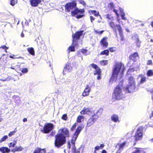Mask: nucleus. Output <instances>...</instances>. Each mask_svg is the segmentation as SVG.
Wrapping results in <instances>:
<instances>
[{
  "mask_svg": "<svg viewBox=\"0 0 153 153\" xmlns=\"http://www.w3.org/2000/svg\"><path fill=\"white\" fill-rule=\"evenodd\" d=\"M69 136V131L66 127L62 128L59 129L58 134L56 136L55 142V146L59 147L65 143L66 137Z\"/></svg>",
  "mask_w": 153,
  "mask_h": 153,
  "instance_id": "nucleus-1",
  "label": "nucleus"
},
{
  "mask_svg": "<svg viewBox=\"0 0 153 153\" xmlns=\"http://www.w3.org/2000/svg\"><path fill=\"white\" fill-rule=\"evenodd\" d=\"M65 10L69 12L71 10V15L79 19L82 17L84 15V10L83 9H79L76 7V3L75 2H72L66 4L65 6Z\"/></svg>",
  "mask_w": 153,
  "mask_h": 153,
  "instance_id": "nucleus-2",
  "label": "nucleus"
},
{
  "mask_svg": "<svg viewBox=\"0 0 153 153\" xmlns=\"http://www.w3.org/2000/svg\"><path fill=\"white\" fill-rule=\"evenodd\" d=\"M124 70L125 67L123 64L120 62L116 64L114 66L113 74L110 82L111 83L115 82L118 74L120 73L121 74H122Z\"/></svg>",
  "mask_w": 153,
  "mask_h": 153,
  "instance_id": "nucleus-3",
  "label": "nucleus"
},
{
  "mask_svg": "<svg viewBox=\"0 0 153 153\" xmlns=\"http://www.w3.org/2000/svg\"><path fill=\"white\" fill-rule=\"evenodd\" d=\"M135 83V80L134 77L132 76L128 77V83L124 89L126 93L134 91L136 88Z\"/></svg>",
  "mask_w": 153,
  "mask_h": 153,
  "instance_id": "nucleus-4",
  "label": "nucleus"
},
{
  "mask_svg": "<svg viewBox=\"0 0 153 153\" xmlns=\"http://www.w3.org/2000/svg\"><path fill=\"white\" fill-rule=\"evenodd\" d=\"M83 31L77 32L75 34H73L72 36L73 38L72 45L70 46L68 48V52L70 51H75V47L78 45V40L79 39V37L82 35Z\"/></svg>",
  "mask_w": 153,
  "mask_h": 153,
  "instance_id": "nucleus-5",
  "label": "nucleus"
},
{
  "mask_svg": "<svg viewBox=\"0 0 153 153\" xmlns=\"http://www.w3.org/2000/svg\"><path fill=\"white\" fill-rule=\"evenodd\" d=\"M83 127L81 126H79L77 128L71 142L72 146V152L73 153H79V152L76 150V148L74 146L75 141L77 138L78 136Z\"/></svg>",
  "mask_w": 153,
  "mask_h": 153,
  "instance_id": "nucleus-6",
  "label": "nucleus"
},
{
  "mask_svg": "<svg viewBox=\"0 0 153 153\" xmlns=\"http://www.w3.org/2000/svg\"><path fill=\"white\" fill-rule=\"evenodd\" d=\"M122 90V87L118 85L114 89V92L113 94V98L118 100L121 99L124 97Z\"/></svg>",
  "mask_w": 153,
  "mask_h": 153,
  "instance_id": "nucleus-7",
  "label": "nucleus"
},
{
  "mask_svg": "<svg viewBox=\"0 0 153 153\" xmlns=\"http://www.w3.org/2000/svg\"><path fill=\"white\" fill-rule=\"evenodd\" d=\"M53 128L54 126L51 123H46L43 129L41 130V131L44 133H48Z\"/></svg>",
  "mask_w": 153,
  "mask_h": 153,
  "instance_id": "nucleus-8",
  "label": "nucleus"
},
{
  "mask_svg": "<svg viewBox=\"0 0 153 153\" xmlns=\"http://www.w3.org/2000/svg\"><path fill=\"white\" fill-rule=\"evenodd\" d=\"M94 112V110L92 109L84 107L80 113L82 114L91 115L93 114Z\"/></svg>",
  "mask_w": 153,
  "mask_h": 153,
  "instance_id": "nucleus-9",
  "label": "nucleus"
},
{
  "mask_svg": "<svg viewBox=\"0 0 153 153\" xmlns=\"http://www.w3.org/2000/svg\"><path fill=\"white\" fill-rule=\"evenodd\" d=\"M102 112V110L101 109H99L96 111L94 110V113L91 115L92 116L91 117L96 121L99 117L101 115Z\"/></svg>",
  "mask_w": 153,
  "mask_h": 153,
  "instance_id": "nucleus-10",
  "label": "nucleus"
},
{
  "mask_svg": "<svg viewBox=\"0 0 153 153\" xmlns=\"http://www.w3.org/2000/svg\"><path fill=\"white\" fill-rule=\"evenodd\" d=\"M91 86L89 85H87L82 93V96L85 97L89 95L91 91Z\"/></svg>",
  "mask_w": 153,
  "mask_h": 153,
  "instance_id": "nucleus-11",
  "label": "nucleus"
},
{
  "mask_svg": "<svg viewBox=\"0 0 153 153\" xmlns=\"http://www.w3.org/2000/svg\"><path fill=\"white\" fill-rule=\"evenodd\" d=\"M143 136L142 130L141 128L138 129L135 134V137L136 140L141 139Z\"/></svg>",
  "mask_w": 153,
  "mask_h": 153,
  "instance_id": "nucleus-12",
  "label": "nucleus"
},
{
  "mask_svg": "<svg viewBox=\"0 0 153 153\" xmlns=\"http://www.w3.org/2000/svg\"><path fill=\"white\" fill-rule=\"evenodd\" d=\"M126 142H124L118 144L116 146V147L118 149L117 153H120L126 146Z\"/></svg>",
  "mask_w": 153,
  "mask_h": 153,
  "instance_id": "nucleus-13",
  "label": "nucleus"
},
{
  "mask_svg": "<svg viewBox=\"0 0 153 153\" xmlns=\"http://www.w3.org/2000/svg\"><path fill=\"white\" fill-rule=\"evenodd\" d=\"M90 66L94 68L95 70L94 71V75H99L101 74L100 69L96 65L94 64H92L90 65Z\"/></svg>",
  "mask_w": 153,
  "mask_h": 153,
  "instance_id": "nucleus-14",
  "label": "nucleus"
},
{
  "mask_svg": "<svg viewBox=\"0 0 153 153\" xmlns=\"http://www.w3.org/2000/svg\"><path fill=\"white\" fill-rule=\"evenodd\" d=\"M116 29H114V30H117L119 32L120 35V36L121 40H123V31L122 28L120 25H116Z\"/></svg>",
  "mask_w": 153,
  "mask_h": 153,
  "instance_id": "nucleus-15",
  "label": "nucleus"
},
{
  "mask_svg": "<svg viewBox=\"0 0 153 153\" xmlns=\"http://www.w3.org/2000/svg\"><path fill=\"white\" fill-rule=\"evenodd\" d=\"M42 0H30V2L31 5L33 7L37 6L41 2Z\"/></svg>",
  "mask_w": 153,
  "mask_h": 153,
  "instance_id": "nucleus-16",
  "label": "nucleus"
},
{
  "mask_svg": "<svg viewBox=\"0 0 153 153\" xmlns=\"http://www.w3.org/2000/svg\"><path fill=\"white\" fill-rule=\"evenodd\" d=\"M132 153H145L143 149L140 148H134Z\"/></svg>",
  "mask_w": 153,
  "mask_h": 153,
  "instance_id": "nucleus-17",
  "label": "nucleus"
},
{
  "mask_svg": "<svg viewBox=\"0 0 153 153\" xmlns=\"http://www.w3.org/2000/svg\"><path fill=\"white\" fill-rule=\"evenodd\" d=\"M88 12L91 15L94 14L95 16H100V18L102 19L101 16L99 14V12H97L95 10H88Z\"/></svg>",
  "mask_w": 153,
  "mask_h": 153,
  "instance_id": "nucleus-18",
  "label": "nucleus"
},
{
  "mask_svg": "<svg viewBox=\"0 0 153 153\" xmlns=\"http://www.w3.org/2000/svg\"><path fill=\"white\" fill-rule=\"evenodd\" d=\"M108 39L107 37H104L101 41V43L103 46L107 47L108 46V43L107 41Z\"/></svg>",
  "mask_w": 153,
  "mask_h": 153,
  "instance_id": "nucleus-19",
  "label": "nucleus"
},
{
  "mask_svg": "<svg viewBox=\"0 0 153 153\" xmlns=\"http://www.w3.org/2000/svg\"><path fill=\"white\" fill-rule=\"evenodd\" d=\"M72 70V68L71 65L69 63H67L66 66L63 70V72H64L65 71L68 72H71Z\"/></svg>",
  "mask_w": 153,
  "mask_h": 153,
  "instance_id": "nucleus-20",
  "label": "nucleus"
},
{
  "mask_svg": "<svg viewBox=\"0 0 153 153\" xmlns=\"http://www.w3.org/2000/svg\"><path fill=\"white\" fill-rule=\"evenodd\" d=\"M24 148L21 146H16L15 147L14 149L12 150V151L13 152H20L22 151Z\"/></svg>",
  "mask_w": 153,
  "mask_h": 153,
  "instance_id": "nucleus-21",
  "label": "nucleus"
},
{
  "mask_svg": "<svg viewBox=\"0 0 153 153\" xmlns=\"http://www.w3.org/2000/svg\"><path fill=\"white\" fill-rule=\"evenodd\" d=\"M111 120L114 122H119V118L118 116L116 114H113L111 117Z\"/></svg>",
  "mask_w": 153,
  "mask_h": 153,
  "instance_id": "nucleus-22",
  "label": "nucleus"
},
{
  "mask_svg": "<svg viewBox=\"0 0 153 153\" xmlns=\"http://www.w3.org/2000/svg\"><path fill=\"white\" fill-rule=\"evenodd\" d=\"M95 121L91 117L89 118L87 122L86 127H89L92 125Z\"/></svg>",
  "mask_w": 153,
  "mask_h": 153,
  "instance_id": "nucleus-23",
  "label": "nucleus"
},
{
  "mask_svg": "<svg viewBox=\"0 0 153 153\" xmlns=\"http://www.w3.org/2000/svg\"><path fill=\"white\" fill-rule=\"evenodd\" d=\"M119 9L120 12V15L121 16L122 19L124 20H126V18L125 17V16L126 15L125 13L123 12V9L121 7H119Z\"/></svg>",
  "mask_w": 153,
  "mask_h": 153,
  "instance_id": "nucleus-24",
  "label": "nucleus"
},
{
  "mask_svg": "<svg viewBox=\"0 0 153 153\" xmlns=\"http://www.w3.org/2000/svg\"><path fill=\"white\" fill-rule=\"evenodd\" d=\"M84 117L82 115H79L78 116L76 120V121L78 123H81L84 121Z\"/></svg>",
  "mask_w": 153,
  "mask_h": 153,
  "instance_id": "nucleus-25",
  "label": "nucleus"
},
{
  "mask_svg": "<svg viewBox=\"0 0 153 153\" xmlns=\"http://www.w3.org/2000/svg\"><path fill=\"white\" fill-rule=\"evenodd\" d=\"M0 151L2 153L9 152L10 151V149L6 147H2L0 148Z\"/></svg>",
  "mask_w": 153,
  "mask_h": 153,
  "instance_id": "nucleus-26",
  "label": "nucleus"
},
{
  "mask_svg": "<svg viewBox=\"0 0 153 153\" xmlns=\"http://www.w3.org/2000/svg\"><path fill=\"white\" fill-rule=\"evenodd\" d=\"M130 58L133 60L135 61L138 58V54L137 53H135L131 55L130 57Z\"/></svg>",
  "mask_w": 153,
  "mask_h": 153,
  "instance_id": "nucleus-27",
  "label": "nucleus"
},
{
  "mask_svg": "<svg viewBox=\"0 0 153 153\" xmlns=\"http://www.w3.org/2000/svg\"><path fill=\"white\" fill-rule=\"evenodd\" d=\"M27 51L30 54L34 56V51L33 48H29L27 49Z\"/></svg>",
  "mask_w": 153,
  "mask_h": 153,
  "instance_id": "nucleus-28",
  "label": "nucleus"
},
{
  "mask_svg": "<svg viewBox=\"0 0 153 153\" xmlns=\"http://www.w3.org/2000/svg\"><path fill=\"white\" fill-rule=\"evenodd\" d=\"M141 77V79L140 82L141 83H143L146 81V77L143 75H139V76Z\"/></svg>",
  "mask_w": 153,
  "mask_h": 153,
  "instance_id": "nucleus-29",
  "label": "nucleus"
},
{
  "mask_svg": "<svg viewBox=\"0 0 153 153\" xmlns=\"http://www.w3.org/2000/svg\"><path fill=\"white\" fill-rule=\"evenodd\" d=\"M108 63V60H103L101 61L100 62V64L101 65L104 66L106 65Z\"/></svg>",
  "mask_w": 153,
  "mask_h": 153,
  "instance_id": "nucleus-30",
  "label": "nucleus"
},
{
  "mask_svg": "<svg viewBox=\"0 0 153 153\" xmlns=\"http://www.w3.org/2000/svg\"><path fill=\"white\" fill-rule=\"evenodd\" d=\"M16 143V140H14V142L13 143H9L8 144V146L9 147H10V148L14 147L15 146Z\"/></svg>",
  "mask_w": 153,
  "mask_h": 153,
  "instance_id": "nucleus-31",
  "label": "nucleus"
},
{
  "mask_svg": "<svg viewBox=\"0 0 153 153\" xmlns=\"http://www.w3.org/2000/svg\"><path fill=\"white\" fill-rule=\"evenodd\" d=\"M135 43L136 45H137V47H140V42L139 40V39L138 38H137L135 41Z\"/></svg>",
  "mask_w": 153,
  "mask_h": 153,
  "instance_id": "nucleus-32",
  "label": "nucleus"
},
{
  "mask_svg": "<svg viewBox=\"0 0 153 153\" xmlns=\"http://www.w3.org/2000/svg\"><path fill=\"white\" fill-rule=\"evenodd\" d=\"M8 138V136L7 135H5L0 140V143L2 142L5 141V140Z\"/></svg>",
  "mask_w": 153,
  "mask_h": 153,
  "instance_id": "nucleus-33",
  "label": "nucleus"
},
{
  "mask_svg": "<svg viewBox=\"0 0 153 153\" xmlns=\"http://www.w3.org/2000/svg\"><path fill=\"white\" fill-rule=\"evenodd\" d=\"M108 7L110 9H112L114 8V5L113 3H110L108 5Z\"/></svg>",
  "mask_w": 153,
  "mask_h": 153,
  "instance_id": "nucleus-34",
  "label": "nucleus"
},
{
  "mask_svg": "<svg viewBox=\"0 0 153 153\" xmlns=\"http://www.w3.org/2000/svg\"><path fill=\"white\" fill-rule=\"evenodd\" d=\"M109 51L108 50H105L102 52L100 54L101 55H108Z\"/></svg>",
  "mask_w": 153,
  "mask_h": 153,
  "instance_id": "nucleus-35",
  "label": "nucleus"
},
{
  "mask_svg": "<svg viewBox=\"0 0 153 153\" xmlns=\"http://www.w3.org/2000/svg\"><path fill=\"white\" fill-rule=\"evenodd\" d=\"M147 75L148 76H152L153 75V72L152 70H149L148 71Z\"/></svg>",
  "mask_w": 153,
  "mask_h": 153,
  "instance_id": "nucleus-36",
  "label": "nucleus"
},
{
  "mask_svg": "<svg viewBox=\"0 0 153 153\" xmlns=\"http://www.w3.org/2000/svg\"><path fill=\"white\" fill-rule=\"evenodd\" d=\"M109 25L110 27L114 30V29H116V25H115L114 23L112 22H110L109 23Z\"/></svg>",
  "mask_w": 153,
  "mask_h": 153,
  "instance_id": "nucleus-37",
  "label": "nucleus"
},
{
  "mask_svg": "<svg viewBox=\"0 0 153 153\" xmlns=\"http://www.w3.org/2000/svg\"><path fill=\"white\" fill-rule=\"evenodd\" d=\"M10 4L14 6L17 3V1L16 0H10Z\"/></svg>",
  "mask_w": 153,
  "mask_h": 153,
  "instance_id": "nucleus-38",
  "label": "nucleus"
},
{
  "mask_svg": "<svg viewBox=\"0 0 153 153\" xmlns=\"http://www.w3.org/2000/svg\"><path fill=\"white\" fill-rule=\"evenodd\" d=\"M134 70L133 68H130L129 69L127 72V74H131L134 72Z\"/></svg>",
  "mask_w": 153,
  "mask_h": 153,
  "instance_id": "nucleus-39",
  "label": "nucleus"
},
{
  "mask_svg": "<svg viewBox=\"0 0 153 153\" xmlns=\"http://www.w3.org/2000/svg\"><path fill=\"white\" fill-rule=\"evenodd\" d=\"M106 18L109 20H112L113 19V17L110 14H107L106 15Z\"/></svg>",
  "mask_w": 153,
  "mask_h": 153,
  "instance_id": "nucleus-40",
  "label": "nucleus"
},
{
  "mask_svg": "<svg viewBox=\"0 0 153 153\" xmlns=\"http://www.w3.org/2000/svg\"><path fill=\"white\" fill-rule=\"evenodd\" d=\"M11 79V77H8L6 79H1L0 80L3 81H9Z\"/></svg>",
  "mask_w": 153,
  "mask_h": 153,
  "instance_id": "nucleus-41",
  "label": "nucleus"
},
{
  "mask_svg": "<svg viewBox=\"0 0 153 153\" xmlns=\"http://www.w3.org/2000/svg\"><path fill=\"white\" fill-rule=\"evenodd\" d=\"M34 153H40V149L37 148L35 149Z\"/></svg>",
  "mask_w": 153,
  "mask_h": 153,
  "instance_id": "nucleus-42",
  "label": "nucleus"
},
{
  "mask_svg": "<svg viewBox=\"0 0 153 153\" xmlns=\"http://www.w3.org/2000/svg\"><path fill=\"white\" fill-rule=\"evenodd\" d=\"M16 132V131H14L10 132L9 134L8 135L9 137H10L12 136L13 135H14Z\"/></svg>",
  "mask_w": 153,
  "mask_h": 153,
  "instance_id": "nucleus-43",
  "label": "nucleus"
},
{
  "mask_svg": "<svg viewBox=\"0 0 153 153\" xmlns=\"http://www.w3.org/2000/svg\"><path fill=\"white\" fill-rule=\"evenodd\" d=\"M94 32L96 34H101L102 33L104 32L103 30H102L100 31H98L96 30H94Z\"/></svg>",
  "mask_w": 153,
  "mask_h": 153,
  "instance_id": "nucleus-44",
  "label": "nucleus"
},
{
  "mask_svg": "<svg viewBox=\"0 0 153 153\" xmlns=\"http://www.w3.org/2000/svg\"><path fill=\"white\" fill-rule=\"evenodd\" d=\"M81 52L85 55H87L88 54L87 53V51L84 49H82L81 50Z\"/></svg>",
  "mask_w": 153,
  "mask_h": 153,
  "instance_id": "nucleus-45",
  "label": "nucleus"
},
{
  "mask_svg": "<svg viewBox=\"0 0 153 153\" xmlns=\"http://www.w3.org/2000/svg\"><path fill=\"white\" fill-rule=\"evenodd\" d=\"M15 55H10L9 56V57L10 58H12L13 59H15V58H21L22 57H21L19 56V57H14V56H15Z\"/></svg>",
  "mask_w": 153,
  "mask_h": 153,
  "instance_id": "nucleus-46",
  "label": "nucleus"
},
{
  "mask_svg": "<svg viewBox=\"0 0 153 153\" xmlns=\"http://www.w3.org/2000/svg\"><path fill=\"white\" fill-rule=\"evenodd\" d=\"M28 71V70L27 68H24L22 69V73H26Z\"/></svg>",
  "mask_w": 153,
  "mask_h": 153,
  "instance_id": "nucleus-47",
  "label": "nucleus"
},
{
  "mask_svg": "<svg viewBox=\"0 0 153 153\" xmlns=\"http://www.w3.org/2000/svg\"><path fill=\"white\" fill-rule=\"evenodd\" d=\"M78 1L80 3L83 5H85V3L83 0H78Z\"/></svg>",
  "mask_w": 153,
  "mask_h": 153,
  "instance_id": "nucleus-48",
  "label": "nucleus"
},
{
  "mask_svg": "<svg viewBox=\"0 0 153 153\" xmlns=\"http://www.w3.org/2000/svg\"><path fill=\"white\" fill-rule=\"evenodd\" d=\"M62 118L64 120H66L67 119V115L66 114H64L62 117Z\"/></svg>",
  "mask_w": 153,
  "mask_h": 153,
  "instance_id": "nucleus-49",
  "label": "nucleus"
},
{
  "mask_svg": "<svg viewBox=\"0 0 153 153\" xmlns=\"http://www.w3.org/2000/svg\"><path fill=\"white\" fill-rule=\"evenodd\" d=\"M77 123H75L72 126V127L71 128V130L73 131L74 129H75Z\"/></svg>",
  "mask_w": 153,
  "mask_h": 153,
  "instance_id": "nucleus-50",
  "label": "nucleus"
},
{
  "mask_svg": "<svg viewBox=\"0 0 153 153\" xmlns=\"http://www.w3.org/2000/svg\"><path fill=\"white\" fill-rule=\"evenodd\" d=\"M113 11L117 15V18H118L119 17V14L117 12V10L115 9H113Z\"/></svg>",
  "mask_w": 153,
  "mask_h": 153,
  "instance_id": "nucleus-51",
  "label": "nucleus"
},
{
  "mask_svg": "<svg viewBox=\"0 0 153 153\" xmlns=\"http://www.w3.org/2000/svg\"><path fill=\"white\" fill-rule=\"evenodd\" d=\"M40 153H46V151L45 149H40Z\"/></svg>",
  "mask_w": 153,
  "mask_h": 153,
  "instance_id": "nucleus-52",
  "label": "nucleus"
},
{
  "mask_svg": "<svg viewBox=\"0 0 153 153\" xmlns=\"http://www.w3.org/2000/svg\"><path fill=\"white\" fill-rule=\"evenodd\" d=\"M90 19L91 22H92L95 19L94 17L91 16H90Z\"/></svg>",
  "mask_w": 153,
  "mask_h": 153,
  "instance_id": "nucleus-53",
  "label": "nucleus"
},
{
  "mask_svg": "<svg viewBox=\"0 0 153 153\" xmlns=\"http://www.w3.org/2000/svg\"><path fill=\"white\" fill-rule=\"evenodd\" d=\"M100 149V146H97L95 147V149L96 150H98Z\"/></svg>",
  "mask_w": 153,
  "mask_h": 153,
  "instance_id": "nucleus-54",
  "label": "nucleus"
},
{
  "mask_svg": "<svg viewBox=\"0 0 153 153\" xmlns=\"http://www.w3.org/2000/svg\"><path fill=\"white\" fill-rule=\"evenodd\" d=\"M1 48H2L4 49H5L6 48V49H8V48L5 45H3L1 47Z\"/></svg>",
  "mask_w": 153,
  "mask_h": 153,
  "instance_id": "nucleus-55",
  "label": "nucleus"
},
{
  "mask_svg": "<svg viewBox=\"0 0 153 153\" xmlns=\"http://www.w3.org/2000/svg\"><path fill=\"white\" fill-rule=\"evenodd\" d=\"M152 64V62L151 60H149L147 62L148 65H151Z\"/></svg>",
  "mask_w": 153,
  "mask_h": 153,
  "instance_id": "nucleus-56",
  "label": "nucleus"
},
{
  "mask_svg": "<svg viewBox=\"0 0 153 153\" xmlns=\"http://www.w3.org/2000/svg\"><path fill=\"white\" fill-rule=\"evenodd\" d=\"M98 75V76L97 77V79L98 80H99L101 79L100 74L99 75Z\"/></svg>",
  "mask_w": 153,
  "mask_h": 153,
  "instance_id": "nucleus-57",
  "label": "nucleus"
},
{
  "mask_svg": "<svg viewBox=\"0 0 153 153\" xmlns=\"http://www.w3.org/2000/svg\"><path fill=\"white\" fill-rule=\"evenodd\" d=\"M68 147L69 148H70L71 147L70 143V142H68Z\"/></svg>",
  "mask_w": 153,
  "mask_h": 153,
  "instance_id": "nucleus-58",
  "label": "nucleus"
},
{
  "mask_svg": "<svg viewBox=\"0 0 153 153\" xmlns=\"http://www.w3.org/2000/svg\"><path fill=\"white\" fill-rule=\"evenodd\" d=\"M100 146V148H103L104 146V145L103 144H101L100 145V146Z\"/></svg>",
  "mask_w": 153,
  "mask_h": 153,
  "instance_id": "nucleus-59",
  "label": "nucleus"
},
{
  "mask_svg": "<svg viewBox=\"0 0 153 153\" xmlns=\"http://www.w3.org/2000/svg\"><path fill=\"white\" fill-rule=\"evenodd\" d=\"M110 51L111 52H113L115 51V50H113V48H110Z\"/></svg>",
  "mask_w": 153,
  "mask_h": 153,
  "instance_id": "nucleus-60",
  "label": "nucleus"
},
{
  "mask_svg": "<svg viewBox=\"0 0 153 153\" xmlns=\"http://www.w3.org/2000/svg\"><path fill=\"white\" fill-rule=\"evenodd\" d=\"M101 153H107V152H106V151L105 150H102Z\"/></svg>",
  "mask_w": 153,
  "mask_h": 153,
  "instance_id": "nucleus-61",
  "label": "nucleus"
},
{
  "mask_svg": "<svg viewBox=\"0 0 153 153\" xmlns=\"http://www.w3.org/2000/svg\"><path fill=\"white\" fill-rule=\"evenodd\" d=\"M27 121V119L26 118H25L23 120V121L24 122H25Z\"/></svg>",
  "mask_w": 153,
  "mask_h": 153,
  "instance_id": "nucleus-62",
  "label": "nucleus"
},
{
  "mask_svg": "<svg viewBox=\"0 0 153 153\" xmlns=\"http://www.w3.org/2000/svg\"><path fill=\"white\" fill-rule=\"evenodd\" d=\"M21 36L22 37H24V34L23 33H22L21 34Z\"/></svg>",
  "mask_w": 153,
  "mask_h": 153,
  "instance_id": "nucleus-63",
  "label": "nucleus"
},
{
  "mask_svg": "<svg viewBox=\"0 0 153 153\" xmlns=\"http://www.w3.org/2000/svg\"><path fill=\"white\" fill-rule=\"evenodd\" d=\"M153 116V111L152 112L151 114V115L150 116V118L152 117Z\"/></svg>",
  "mask_w": 153,
  "mask_h": 153,
  "instance_id": "nucleus-64",
  "label": "nucleus"
}]
</instances>
